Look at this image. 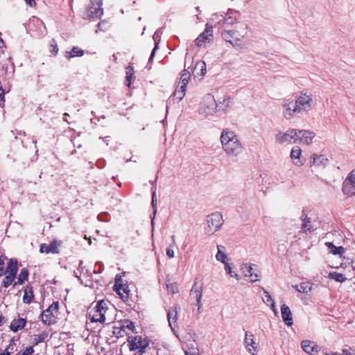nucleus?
Masks as SVG:
<instances>
[{"label": "nucleus", "instance_id": "13", "mask_svg": "<svg viewBox=\"0 0 355 355\" xmlns=\"http://www.w3.org/2000/svg\"><path fill=\"white\" fill-rule=\"evenodd\" d=\"M213 40V27L211 25L207 24L205 30L200 33L196 39V46L201 47L209 44Z\"/></svg>", "mask_w": 355, "mask_h": 355}, {"label": "nucleus", "instance_id": "59", "mask_svg": "<svg viewBox=\"0 0 355 355\" xmlns=\"http://www.w3.org/2000/svg\"><path fill=\"white\" fill-rule=\"evenodd\" d=\"M6 322V318L2 316V315H0V326Z\"/></svg>", "mask_w": 355, "mask_h": 355}, {"label": "nucleus", "instance_id": "62", "mask_svg": "<svg viewBox=\"0 0 355 355\" xmlns=\"http://www.w3.org/2000/svg\"><path fill=\"white\" fill-rule=\"evenodd\" d=\"M172 242H173V244H174V245L175 244V240L174 236H172Z\"/></svg>", "mask_w": 355, "mask_h": 355}, {"label": "nucleus", "instance_id": "56", "mask_svg": "<svg viewBox=\"0 0 355 355\" xmlns=\"http://www.w3.org/2000/svg\"><path fill=\"white\" fill-rule=\"evenodd\" d=\"M157 44H156L155 46V48L153 49L152 52H151V54H150V57L149 58V61H151L153 58V56L155 55V51L157 50Z\"/></svg>", "mask_w": 355, "mask_h": 355}, {"label": "nucleus", "instance_id": "54", "mask_svg": "<svg viewBox=\"0 0 355 355\" xmlns=\"http://www.w3.org/2000/svg\"><path fill=\"white\" fill-rule=\"evenodd\" d=\"M269 305H270L271 309L273 311L275 315H277V313H278V311H277V309L276 308L275 302H272V303L269 304Z\"/></svg>", "mask_w": 355, "mask_h": 355}, {"label": "nucleus", "instance_id": "19", "mask_svg": "<svg viewBox=\"0 0 355 355\" xmlns=\"http://www.w3.org/2000/svg\"><path fill=\"white\" fill-rule=\"evenodd\" d=\"M114 288L116 292L122 300L125 301L128 299L130 292L128 286L123 284L121 278H116Z\"/></svg>", "mask_w": 355, "mask_h": 355}, {"label": "nucleus", "instance_id": "38", "mask_svg": "<svg viewBox=\"0 0 355 355\" xmlns=\"http://www.w3.org/2000/svg\"><path fill=\"white\" fill-rule=\"evenodd\" d=\"M194 72L198 75H204L206 72V64L204 62H197L194 68Z\"/></svg>", "mask_w": 355, "mask_h": 355}, {"label": "nucleus", "instance_id": "14", "mask_svg": "<svg viewBox=\"0 0 355 355\" xmlns=\"http://www.w3.org/2000/svg\"><path fill=\"white\" fill-rule=\"evenodd\" d=\"M297 143L310 145L313 142V139L315 137V133L309 130H297Z\"/></svg>", "mask_w": 355, "mask_h": 355}, {"label": "nucleus", "instance_id": "17", "mask_svg": "<svg viewBox=\"0 0 355 355\" xmlns=\"http://www.w3.org/2000/svg\"><path fill=\"white\" fill-rule=\"evenodd\" d=\"M62 242L59 240L54 239L49 245L42 243L40 245V252L46 254H58L59 248L61 246Z\"/></svg>", "mask_w": 355, "mask_h": 355}, {"label": "nucleus", "instance_id": "49", "mask_svg": "<svg viewBox=\"0 0 355 355\" xmlns=\"http://www.w3.org/2000/svg\"><path fill=\"white\" fill-rule=\"evenodd\" d=\"M51 46L52 47L51 52L56 55L58 52V47L57 43L54 39H53L51 42Z\"/></svg>", "mask_w": 355, "mask_h": 355}, {"label": "nucleus", "instance_id": "26", "mask_svg": "<svg viewBox=\"0 0 355 355\" xmlns=\"http://www.w3.org/2000/svg\"><path fill=\"white\" fill-rule=\"evenodd\" d=\"M302 349L309 354H313L314 352H318L317 346L311 341L305 340L301 343Z\"/></svg>", "mask_w": 355, "mask_h": 355}, {"label": "nucleus", "instance_id": "9", "mask_svg": "<svg viewBox=\"0 0 355 355\" xmlns=\"http://www.w3.org/2000/svg\"><path fill=\"white\" fill-rule=\"evenodd\" d=\"M103 14L102 8V0H90L87 8L85 19L100 18Z\"/></svg>", "mask_w": 355, "mask_h": 355}, {"label": "nucleus", "instance_id": "45", "mask_svg": "<svg viewBox=\"0 0 355 355\" xmlns=\"http://www.w3.org/2000/svg\"><path fill=\"white\" fill-rule=\"evenodd\" d=\"M263 295L262 296V300L263 302L269 305V304L272 303V302H274L273 299L272 298V296L270 295V293L263 288Z\"/></svg>", "mask_w": 355, "mask_h": 355}, {"label": "nucleus", "instance_id": "57", "mask_svg": "<svg viewBox=\"0 0 355 355\" xmlns=\"http://www.w3.org/2000/svg\"><path fill=\"white\" fill-rule=\"evenodd\" d=\"M26 3L31 7L35 6L36 4L35 0H26Z\"/></svg>", "mask_w": 355, "mask_h": 355}, {"label": "nucleus", "instance_id": "51", "mask_svg": "<svg viewBox=\"0 0 355 355\" xmlns=\"http://www.w3.org/2000/svg\"><path fill=\"white\" fill-rule=\"evenodd\" d=\"M186 355H200L198 349H189L185 352Z\"/></svg>", "mask_w": 355, "mask_h": 355}, {"label": "nucleus", "instance_id": "23", "mask_svg": "<svg viewBox=\"0 0 355 355\" xmlns=\"http://www.w3.org/2000/svg\"><path fill=\"white\" fill-rule=\"evenodd\" d=\"M254 266V265L249 264L248 263H244L241 265V270L246 269L247 272H248V273H245L244 276H245V277L248 276L250 277V282L251 283H254V282H256L259 280V275L257 273H254L252 271Z\"/></svg>", "mask_w": 355, "mask_h": 355}, {"label": "nucleus", "instance_id": "25", "mask_svg": "<svg viewBox=\"0 0 355 355\" xmlns=\"http://www.w3.org/2000/svg\"><path fill=\"white\" fill-rule=\"evenodd\" d=\"M328 159L324 155L313 154L312 156L311 157V166L316 165L325 166L328 164Z\"/></svg>", "mask_w": 355, "mask_h": 355}, {"label": "nucleus", "instance_id": "36", "mask_svg": "<svg viewBox=\"0 0 355 355\" xmlns=\"http://www.w3.org/2000/svg\"><path fill=\"white\" fill-rule=\"evenodd\" d=\"M326 245L331 250V252L334 254H342L345 252L344 248H343L342 246L336 247L331 242L326 243Z\"/></svg>", "mask_w": 355, "mask_h": 355}, {"label": "nucleus", "instance_id": "53", "mask_svg": "<svg viewBox=\"0 0 355 355\" xmlns=\"http://www.w3.org/2000/svg\"><path fill=\"white\" fill-rule=\"evenodd\" d=\"M220 245H217V248H218V253L216 254V258L218 261H221L222 262V251L220 250Z\"/></svg>", "mask_w": 355, "mask_h": 355}, {"label": "nucleus", "instance_id": "11", "mask_svg": "<svg viewBox=\"0 0 355 355\" xmlns=\"http://www.w3.org/2000/svg\"><path fill=\"white\" fill-rule=\"evenodd\" d=\"M130 350L139 349L137 354L143 355L145 352V349L148 347V341L146 339H143L141 336L130 337L128 338Z\"/></svg>", "mask_w": 355, "mask_h": 355}, {"label": "nucleus", "instance_id": "24", "mask_svg": "<svg viewBox=\"0 0 355 355\" xmlns=\"http://www.w3.org/2000/svg\"><path fill=\"white\" fill-rule=\"evenodd\" d=\"M17 271V260L16 259H10L7 263L6 270H4V275L16 277Z\"/></svg>", "mask_w": 355, "mask_h": 355}, {"label": "nucleus", "instance_id": "10", "mask_svg": "<svg viewBox=\"0 0 355 355\" xmlns=\"http://www.w3.org/2000/svg\"><path fill=\"white\" fill-rule=\"evenodd\" d=\"M282 114L286 119H291L299 114L295 103L291 98H284L282 103Z\"/></svg>", "mask_w": 355, "mask_h": 355}, {"label": "nucleus", "instance_id": "41", "mask_svg": "<svg viewBox=\"0 0 355 355\" xmlns=\"http://www.w3.org/2000/svg\"><path fill=\"white\" fill-rule=\"evenodd\" d=\"M47 337L48 333L46 331H43L40 334L34 335L33 338L34 345H37L40 343L44 342Z\"/></svg>", "mask_w": 355, "mask_h": 355}, {"label": "nucleus", "instance_id": "46", "mask_svg": "<svg viewBox=\"0 0 355 355\" xmlns=\"http://www.w3.org/2000/svg\"><path fill=\"white\" fill-rule=\"evenodd\" d=\"M34 349L33 347H26L24 351L19 352L16 355H33Z\"/></svg>", "mask_w": 355, "mask_h": 355}, {"label": "nucleus", "instance_id": "55", "mask_svg": "<svg viewBox=\"0 0 355 355\" xmlns=\"http://www.w3.org/2000/svg\"><path fill=\"white\" fill-rule=\"evenodd\" d=\"M166 255L169 258H173L174 257V251L171 248H167L166 249Z\"/></svg>", "mask_w": 355, "mask_h": 355}, {"label": "nucleus", "instance_id": "6", "mask_svg": "<svg viewBox=\"0 0 355 355\" xmlns=\"http://www.w3.org/2000/svg\"><path fill=\"white\" fill-rule=\"evenodd\" d=\"M275 141L279 144L297 143L296 129L288 128L286 132H278L275 135Z\"/></svg>", "mask_w": 355, "mask_h": 355}, {"label": "nucleus", "instance_id": "40", "mask_svg": "<svg viewBox=\"0 0 355 355\" xmlns=\"http://www.w3.org/2000/svg\"><path fill=\"white\" fill-rule=\"evenodd\" d=\"M234 104V98L230 96H225L223 98V112L232 107Z\"/></svg>", "mask_w": 355, "mask_h": 355}, {"label": "nucleus", "instance_id": "58", "mask_svg": "<svg viewBox=\"0 0 355 355\" xmlns=\"http://www.w3.org/2000/svg\"><path fill=\"white\" fill-rule=\"evenodd\" d=\"M121 331V328L114 327V330L113 331L114 334H119Z\"/></svg>", "mask_w": 355, "mask_h": 355}, {"label": "nucleus", "instance_id": "48", "mask_svg": "<svg viewBox=\"0 0 355 355\" xmlns=\"http://www.w3.org/2000/svg\"><path fill=\"white\" fill-rule=\"evenodd\" d=\"M125 324H123L122 328L123 329H128L132 331L135 329V324L131 321H126Z\"/></svg>", "mask_w": 355, "mask_h": 355}, {"label": "nucleus", "instance_id": "16", "mask_svg": "<svg viewBox=\"0 0 355 355\" xmlns=\"http://www.w3.org/2000/svg\"><path fill=\"white\" fill-rule=\"evenodd\" d=\"M244 344L248 352L252 355H257L258 345L254 340V336L252 333L246 331L244 339Z\"/></svg>", "mask_w": 355, "mask_h": 355}, {"label": "nucleus", "instance_id": "42", "mask_svg": "<svg viewBox=\"0 0 355 355\" xmlns=\"http://www.w3.org/2000/svg\"><path fill=\"white\" fill-rule=\"evenodd\" d=\"M302 229L305 232H311L313 230L311 218L305 216V218L303 219Z\"/></svg>", "mask_w": 355, "mask_h": 355}, {"label": "nucleus", "instance_id": "32", "mask_svg": "<svg viewBox=\"0 0 355 355\" xmlns=\"http://www.w3.org/2000/svg\"><path fill=\"white\" fill-rule=\"evenodd\" d=\"M28 270L27 268H24L21 270V272L17 277V281L14 282L13 286H17V284H23L25 281L28 279Z\"/></svg>", "mask_w": 355, "mask_h": 355}, {"label": "nucleus", "instance_id": "60", "mask_svg": "<svg viewBox=\"0 0 355 355\" xmlns=\"http://www.w3.org/2000/svg\"><path fill=\"white\" fill-rule=\"evenodd\" d=\"M0 355H10V353H8L6 352H3V353L0 354Z\"/></svg>", "mask_w": 355, "mask_h": 355}, {"label": "nucleus", "instance_id": "33", "mask_svg": "<svg viewBox=\"0 0 355 355\" xmlns=\"http://www.w3.org/2000/svg\"><path fill=\"white\" fill-rule=\"evenodd\" d=\"M186 89L187 88H181L180 85H177V88L174 91L172 98L174 100H177L178 102H180L185 96Z\"/></svg>", "mask_w": 355, "mask_h": 355}, {"label": "nucleus", "instance_id": "39", "mask_svg": "<svg viewBox=\"0 0 355 355\" xmlns=\"http://www.w3.org/2000/svg\"><path fill=\"white\" fill-rule=\"evenodd\" d=\"M125 70H126L125 79H126V81L128 82L127 86L130 87L131 85V81L133 79V76H134V69L132 65H128V67H126Z\"/></svg>", "mask_w": 355, "mask_h": 355}, {"label": "nucleus", "instance_id": "3", "mask_svg": "<svg viewBox=\"0 0 355 355\" xmlns=\"http://www.w3.org/2000/svg\"><path fill=\"white\" fill-rule=\"evenodd\" d=\"M107 304L108 302L105 300L98 301L95 307L89 312L88 319L92 322H105V314L107 311Z\"/></svg>", "mask_w": 355, "mask_h": 355}, {"label": "nucleus", "instance_id": "34", "mask_svg": "<svg viewBox=\"0 0 355 355\" xmlns=\"http://www.w3.org/2000/svg\"><path fill=\"white\" fill-rule=\"evenodd\" d=\"M84 55V51L78 48V46H74L72 48L71 51H67L65 54V57L67 59H71L73 57L78 56L81 57Z\"/></svg>", "mask_w": 355, "mask_h": 355}, {"label": "nucleus", "instance_id": "20", "mask_svg": "<svg viewBox=\"0 0 355 355\" xmlns=\"http://www.w3.org/2000/svg\"><path fill=\"white\" fill-rule=\"evenodd\" d=\"M290 156L295 166H302L304 164L305 159L302 158V150L298 146L292 148Z\"/></svg>", "mask_w": 355, "mask_h": 355}, {"label": "nucleus", "instance_id": "21", "mask_svg": "<svg viewBox=\"0 0 355 355\" xmlns=\"http://www.w3.org/2000/svg\"><path fill=\"white\" fill-rule=\"evenodd\" d=\"M240 17V12L234 9H228L225 15L223 16V25H233L236 23Z\"/></svg>", "mask_w": 355, "mask_h": 355}, {"label": "nucleus", "instance_id": "61", "mask_svg": "<svg viewBox=\"0 0 355 355\" xmlns=\"http://www.w3.org/2000/svg\"><path fill=\"white\" fill-rule=\"evenodd\" d=\"M4 274V269H2V270H0V277H1Z\"/></svg>", "mask_w": 355, "mask_h": 355}, {"label": "nucleus", "instance_id": "63", "mask_svg": "<svg viewBox=\"0 0 355 355\" xmlns=\"http://www.w3.org/2000/svg\"><path fill=\"white\" fill-rule=\"evenodd\" d=\"M220 139L222 141V134L220 136Z\"/></svg>", "mask_w": 355, "mask_h": 355}, {"label": "nucleus", "instance_id": "12", "mask_svg": "<svg viewBox=\"0 0 355 355\" xmlns=\"http://www.w3.org/2000/svg\"><path fill=\"white\" fill-rule=\"evenodd\" d=\"M342 191L347 196H355V168L348 175L343 183Z\"/></svg>", "mask_w": 355, "mask_h": 355}, {"label": "nucleus", "instance_id": "2", "mask_svg": "<svg viewBox=\"0 0 355 355\" xmlns=\"http://www.w3.org/2000/svg\"><path fill=\"white\" fill-rule=\"evenodd\" d=\"M295 103L298 113H307L313 108V99L311 92L304 89L296 94Z\"/></svg>", "mask_w": 355, "mask_h": 355}, {"label": "nucleus", "instance_id": "43", "mask_svg": "<svg viewBox=\"0 0 355 355\" xmlns=\"http://www.w3.org/2000/svg\"><path fill=\"white\" fill-rule=\"evenodd\" d=\"M5 277L3 278L2 281V286L4 288H8L9 286H10L12 282L15 281L16 277H13L12 275H5Z\"/></svg>", "mask_w": 355, "mask_h": 355}, {"label": "nucleus", "instance_id": "5", "mask_svg": "<svg viewBox=\"0 0 355 355\" xmlns=\"http://www.w3.org/2000/svg\"><path fill=\"white\" fill-rule=\"evenodd\" d=\"M243 36L238 31H228L223 26V40L230 44L234 48L239 49L243 46Z\"/></svg>", "mask_w": 355, "mask_h": 355}, {"label": "nucleus", "instance_id": "29", "mask_svg": "<svg viewBox=\"0 0 355 355\" xmlns=\"http://www.w3.org/2000/svg\"><path fill=\"white\" fill-rule=\"evenodd\" d=\"M34 299L33 287L26 286L24 288V294L23 296V302L25 304H31Z\"/></svg>", "mask_w": 355, "mask_h": 355}, {"label": "nucleus", "instance_id": "28", "mask_svg": "<svg viewBox=\"0 0 355 355\" xmlns=\"http://www.w3.org/2000/svg\"><path fill=\"white\" fill-rule=\"evenodd\" d=\"M227 257L223 254V264L225 265V272L231 277L236 280L240 279V276L238 275V273L235 271L234 269V267L232 266L230 263H227L225 261V259Z\"/></svg>", "mask_w": 355, "mask_h": 355}, {"label": "nucleus", "instance_id": "22", "mask_svg": "<svg viewBox=\"0 0 355 355\" xmlns=\"http://www.w3.org/2000/svg\"><path fill=\"white\" fill-rule=\"evenodd\" d=\"M281 313H282V320H283L284 322L285 323V324H286L288 327L291 326L293 322V315H292V313H291L290 308L286 304L282 305Z\"/></svg>", "mask_w": 355, "mask_h": 355}, {"label": "nucleus", "instance_id": "4", "mask_svg": "<svg viewBox=\"0 0 355 355\" xmlns=\"http://www.w3.org/2000/svg\"><path fill=\"white\" fill-rule=\"evenodd\" d=\"M216 108L217 103L214 96L208 94L203 98L199 114L205 116H211L216 112Z\"/></svg>", "mask_w": 355, "mask_h": 355}, {"label": "nucleus", "instance_id": "50", "mask_svg": "<svg viewBox=\"0 0 355 355\" xmlns=\"http://www.w3.org/2000/svg\"><path fill=\"white\" fill-rule=\"evenodd\" d=\"M15 345V342L13 339H11L9 345L6 347L3 352H8L11 354V351L13 350V346Z\"/></svg>", "mask_w": 355, "mask_h": 355}, {"label": "nucleus", "instance_id": "35", "mask_svg": "<svg viewBox=\"0 0 355 355\" xmlns=\"http://www.w3.org/2000/svg\"><path fill=\"white\" fill-rule=\"evenodd\" d=\"M330 279H334L337 282L343 283L347 280V277L344 274L338 273L337 272H330L328 275Z\"/></svg>", "mask_w": 355, "mask_h": 355}, {"label": "nucleus", "instance_id": "30", "mask_svg": "<svg viewBox=\"0 0 355 355\" xmlns=\"http://www.w3.org/2000/svg\"><path fill=\"white\" fill-rule=\"evenodd\" d=\"M292 286L297 291L302 293H307L312 289L311 284L308 282H302L300 285H293Z\"/></svg>", "mask_w": 355, "mask_h": 355}, {"label": "nucleus", "instance_id": "37", "mask_svg": "<svg viewBox=\"0 0 355 355\" xmlns=\"http://www.w3.org/2000/svg\"><path fill=\"white\" fill-rule=\"evenodd\" d=\"M152 207L153 208V216L151 218L152 231L154 230V220L157 212V197L156 192L153 191L152 194Z\"/></svg>", "mask_w": 355, "mask_h": 355}, {"label": "nucleus", "instance_id": "64", "mask_svg": "<svg viewBox=\"0 0 355 355\" xmlns=\"http://www.w3.org/2000/svg\"><path fill=\"white\" fill-rule=\"evenodd\" d=\"M135 355H139V354H135Z\"/></svg>", "mask_w": 355, "mask_h": 355}, {"label": "nucleus", "instance_id": "47", "mask_svg": "<svg viewBox=\"0 0 355 355\" xmlns=\"http://www.w3.org/2000/svg\"><path fill=\"white\" fill-rule=\"evenodd\" d=\"M5 97H4V89L2 87L1 83L0 82V106L3 107L4 106Z\"/></svg>", "mask_w": 355, "mask_h": 355}, {"label": "nucleus", "instance_id": "7", "mask_svg": "<svg viewBox=\"0 0 355 355\" xmlns=\"http://www.w3.org/2000/svg\"><path fill=\"white\" fill-rule=\"evenodd\" d=\"M222 215L220 213H214L207 216L205 231L207 234L211 235L216 232L222 225Z\"/></svg>", "mask_w": 355, "mask_h": 355}, {"label": "nucleus", "instance_id": "44", "mask_svg": "<svg viewBox=\"0 0 355 355\" xmlns=\"http://www.w3.org/2000/svg\"><path fill=\"white\" fill-rule=\"evenodd\" d=\"M166 286L169 293L175 294L178 292V287L176 283H167Z\"/></svg>", "mask_w": 355, "mask_h": 355}, {"label": "nucleus", "instance_id": "15", "mask_svg": "<svg viewBox=\"0 0 355 355\" xmlns=\"http://www.w3.org/2000/svg\"><path fill=\"white\" fill-rule=\"evenodd\" d=\"M202 286L201 285H198L196 282H195L193 285V287L190 291V297L191 300L196 301L193 304L198 307L197 312L198 314L200 313L201 309V297H202Z\"/></svg>", "mask_w": 355, "mask_h": 355}, {"label": "nucleus", "instance_id": "18", "mask_svg": "<svg viewBox=\"0 0 355 355\" xmlns=\"http://www.w3.org/2000/svg\"><path fill=\"white\" fill-rule=\"evenodd\" d=\"M180 310V306L178 304H174L168 311L167 319L168 324L173 331H174L175 327H177L176 322L178 318V312Z\"/></svg>", "mask_w": 355, "mask_h": 355}, {"label": "nucleus", "instance_id": "8", "mask_svg": "<svg viewBox=\"0 0 355 355\" xmlns=\"http://www.w3.org/2000/svg\"><path fill=\"white\" fill-rule=\"evenodd\" d=\"M58 302H55L51 306H49V307L44 311L41 314V319L42 322L46 325H51L55 323V314L58 313Z\"/></svg>", "mask_w": 355, "mask_h": 355}, {"label": "nucleus", "instance_id": "27", "mask_svg": "<svg viewBox=\"0 0 355 355\" xmlns=\"http://www.w3.org/2000/svg\"><path fill=\"white\" fill-rule=\"evenodd\" d=\"M26 323V319L24 318H19V319H15L12 321L10 329L13 332H17L19 330L22 329Z\"/></svg>", "mask_w": 355, "mask_h": 355}, {"label": "nucleus", "instance_id": "31", "mask_svg": "<svg viewBox=\"0 0 355 355\" xmlns=\"http://www.w3.org/2000/svg\"><path fill=\"white\" fill-rule=\"evenodd\" d=\"M190 78L191 75L189 71H187V70L182 71L180 80L178 83V85H180L181 88H187Z\"/></svg>", "mask_w": 355, "mask_h": 355}, {"label": "nucleus", "instance_id": "52", "mask_svg": "<svg viewBox=\"0 0 355 355\" xmlns=\"http://www.w3.org/2000/svg\"><path fill=\"white\" fill-rule=\"evenodd\" d=\"M7 259V257L4 255L0 256V270L4 269L5 261Z\"/></svg>", "mask_w": 355, "mask_h": 355}, {"label": "nucleus", "instance_id": "1", "mask_svg": "<svg viewBox=\"0 0 355 355\" xmlns=\"http://www.w3.org/2000/svg\"><path fill=\"white\" fill-rule=\"evenodd\" d=\"M243 147L238 136L232 130H223V151L229 157H236L243 151Z\"/></svg>", "mask_w": 355, "mask_h": 355}]
</instances>
